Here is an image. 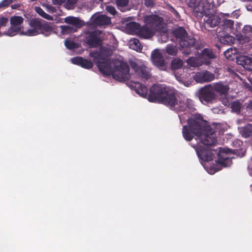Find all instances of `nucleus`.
<instances>
[{
  "label": "nucleus",
  "instance_id": "obj_54",
  "mask_svg": "<svg viewBox=\"0 0 252 252\" xmlns=\"http://www.w3.org/2000/svg\"><path fill=\"white\" fill-rule=\"evenodd\" d=\"M250 91L252 92V86H251L250 88Z\"/></svg>",
  "mask_w": 252,
  "mask_h": 252
},
{
  "label": "nucleus",
  "instance_id": "obj_2",
  "mask_svg": "<svg viewBox=\"0 0 252 252\" xmlns=\"http://www.w3.org/2000/svg\"><path fill=\"white\" fill-rule=\"evenodd\" d=\"M132 87L137 94L144 98L147 97L150 102L159 103L169 87L162 84H154L150 88L149 94H148V89L145 85L139 82H135L132 85Z\"/></svg>",
  "mask_w": 252,
  "mask_h": 252
},
{
  "label": "nucleus",
  "instance_id": "obj_15",
  "mask_svg": "<svg viewBox=\"0 0 252 252\" xmlns=\"http://www.w3.org/2000/svg\"><path fill=\"white\" fill-rule=\"evenodd\" d=\"M204 15L205 16L204 18L205 26L206 28L216 27L220 22L221 18L219 16L206 13Z\"/></svg>",
  "mask_w": 252,
  "mask_h": 252
},
{
  "label": "nucleus",
  "instance_id": "obj_46",
  "mask_svg": "<svg viewBox=\"0 0 252 252\" xmlns=\"http://www.w3.org/2000/svg\"><path fill=\"white\" fill-rule=\"evenodd\" d=\"M231 54H233L232 48L229 49L224 52L225 57L227 59H231Z\"/></svg>",
  "mask_w": 252,
  "mask_h": 252
},
{
  "label": "nucleus",
  "instance_id": "obj_48",
  "mask_svg": "<svg viewBox=\"0 0 252 252\" xmlns=\"http://www.w3.org/2000/svg\"><path fill=\"white\" fill-rule=\"evenodd\" d=\"M20 7V4L15 3L11 5V7L12 9H16Z\"/></svg>",
  "mask_w": 252,
  "mask_h": 252
},
{
  "label": "nucleus",
  "instance_id": "obj_29",
  "mask_svg": "<svg viewBox=\"0 0 252 252\" xmlns=\"http://www.w3.org/2000/svg\"><path fill=\"white\" fill-rule=\"evenodd\" d=\"M240 133L243 137L248 138L252 135V125L248 124L239 128Z\"/></svg>",
  "mask_w": 252,
  "mask_h": 252
},
{
  "label": "nucleus",
  "instance_id": "obj_34",
  "mask_svg": "<svg viewBox=\"0 0 252 252\" xmlns=\"http://www.w3.org/2000/svg\"><path fill=\"white\" fill-rule=\"evenodd\" d=\"M183 65V61L178 58L174 59L171 63V67L172 70H177L181 68Z\"/></svg>",
  "mask_w": 252,
  "mask_h": 252
},
{
  "label": "nucleus",
  "instance_id": "obj_19",
  "mask_svg": "<svg viewBox=\"0 0 252 252\" xmlns=\"http://www.w3.org/2000/svg\"><path fill=\"white\" fill-rule=\"evenodd\" d=\"M199 58L202 60L204 63L208 65L211 63V59L216 58V55L211 49L205 48L199 54Z\"/></svg>",
  "mask_w": 252,
  "mask_h": 252
},
{
  "label": "nucleus",
  "instance_id": "obj_11",
  "mask_svg": "<svg viewBox=\"0 0 252 252\" xmlns=\"http://www.w3.org/2000/svg\"><path fill=\"white\" fill-rule=\"evenodd\" d=\"M130 65L136 74L143 79L147 80L149 79L151 74L150 69L143 64H138L136 62H132L130 63Z\"/></svg>",
  "mask_w": 252,
  "mask_h": 252
},
{
  "label": "nucleus",
  "instance_id": "obj_9",
  "mask_svg": "<svg viewBox=\"0 0 252 252\" xmlns=\"http://www.w3.org/2000/svg\"><path fill=\"white\" fill-rule=\"evenodd\" d=\"M177 91L169 87L160 103L172 109L175 104H177Z\"/></svg>",
  "mask_w": 252,
  "mask_h": 252
},
{
  "label": "nucleus",
  "instance_id": "obj_40",
  "mask_svg": "<svg viewBox=\"0 0 252 252\" xmlns=\"http://www.w3.org/2000/svg\"><path fill=\"white\" fill-rule=\"evenodd\" d=\"M188 64L192 67H195L198 64V60L195 57H190L187 60Z\"/></svg>",
  "mask_w": 252,
  "mask_h": 252
},
{
  "label": "nucleus",
  "instance_id": "obj_36",
  "mask_svg": "<svg viewBox=\"0 0 252 252\" xmlns=\"http://www.w3.org/2000/svg\"><path fill=\"white\" fill-rule=\"evenodd\" d=\"M35 10L40 16L47 20H52L53 19L52 16L45 13L40 7H35Z\"/></svg>",
  "mask_w": 252,
  "mask_h": 252
},
{
  "label": "nucleus",
  "instance_id": "obj_30",
  "mask_svg": "<svg viewBox=\"0 0 252 252\" xmlns=\"http://www.w3.org/2000/svg\"><path fill=\"white\" fill-rule=\"evenodd\" d=\"M130 48L137 52H140L142 50L143 46L140 43L139 40L136 38H133L129 40Z\"/></svg>",
  "mask_w": 252,
  "mask_h": 252
},
{
  "label": "nucleus",
  "instance_id": "obj_44",
  "mask_svg": "<svg viewBox=\"0 0 252 252\" xmlns=\"http://www.w3.org/2000/svg\"><path fill=\"white\" fill-rule=\"evenodd\" d=\"M144 4L146 7H153L155 6V0H144Z\"/></svg>",
  "mask_w": 252,
  "mask_h": 252
},
{
  "label": "nucleus",
  "instance_id": "obj_21",
  "mask_svg": "<svg viewBox=\"0 0 252 252\" xmlns=\"http://www.w3.org/2000/svg\"><path fill=\"white\" fill-rule=\"evenodd\" d=\"M227 153V151H220L218 153V159L216 160L217 166H221L224 167L229 166L231 163V160L224 154Z\"/></svg>",
  "mask_w": 252,
  "mask_h": 252
},
{
  "label": "nucleus",
  "instance_id": "obj_22",
  "mask_svg": "<svg viewBox=\"0 0 252 252\" xmlns=\"http://www.w3.org/2000/svg\"><path fill=\"white\" fill-rule=\"evenodd\" d=\"M155 32L151 29L147 25L141 27L137 31L138 35L144 39L150 38L154 36Z\"/></svg>",
  "mask_w": 252,
  "mask_h": 252
},
{
  "label": "nucleus",
  "instance_id": "obj_52",
  "mask_svg": "<svg viewBox=\"0 0 252 252\" xmlns=\"http://www.w3.org/2000/svg\"><path fill=\"white\" fill-rule=\"evenodd\" d=\"M90 56L91 57H94V54L93 52H91L90 53Z\"/></svg>",
  "mask_w": 252,
  "mask_h": 252
},
{
  "label": "nucleus",
  "instance_id": "obj_18",
  "mask_svg": "<svg viewBox=\"0 0 252 252\" xmlns=\"http://www.w3.org/2000/svg\"><path fill=\"white\" fill-rule=\"evenodd\" d=\"M211 85L214 92L218 93L220 96H225L227 94L229 90L228 85L224 84L222 82L216 83Z\"/></svg>",
  "mask_w": 252,
  "mask_h": 252
},
{
  "label": "nucleus",
  "instance_id": "obj_7",
  "mask_svg": "<svg viewBox=\"0 0 252 252\" xmlns=\"http://www.w3.org/2000/svg\"><path fill=\"white\" fill-rule=\"evenodd\" d=\"M217 97L218 95L214 92L211 85L206 86L199 91V98L204 104H212L216 101Z\"/></svg>",
  "mask_w": 252,
  "mask_h": 252
},
{
  "label": "nucleus",
  "instance_id": "obj_50",
  "mask_svg": "<svg viewBox=\"0 0 252 252\" xmlns=\"http://www.w3.org/2000/svg\"><path fill=\"white\" fill-rule=\"evenodd\" d=\"M248 108L252 109V100H250L247 106Z\"/></svg>",
  "mask_w": 252,
  "mask_h": 252
},
{
  "label": "nucleus",
  "instance_id": "obj_27",
  "mask_svg": "<svg viewBox=\"0 0 252 252\" xmlns=\"http://www.w3.org/2000/svg\"><path fill=\"white\" fill-rule=\"evenodd\" d=\"M173 35L177 39L182 40L188 36L186 30L183 27H178L173 31Z\"/></svg>",
  "mask_w": 252,
  "mask_h": 252
},
{
  "label": "nucleus",
  "instance_id": "obj_1",
  "mask_svg": "<svg viewBox=\"0 0 252 252\" xmlns=\"http://www.w3.org/2000/svg\"><path fill=\"white\" fill-rule=\"evenodd\" d=\"M188 124V126H183L182 130L183 136L186 140L191 141L195 135L200 142L205 146H211L217 143L215 130L207 125L201 115H195L193 118L189 119Z\"/></svg>",
  "mask_w": 252,
  "mask_h": 252
},
{
  "label": "nucleus",
  "instance_id": "obj_5",
  "mask_svg": "<svg viewBox=\"0 0 252 252\" xmlns=\"http://www.w3.org/2000/svg\"><path fill=\"white\" fill-rule=\"evenodd\" d=\"M180 50L182 54L188 56L191 54L195 55L198 54V50L202 48L201 44L196 42L194 37L188 36L182 40L179 41Z\"/></svg>",
  "mask_w": 252,
  "mask_h": 252
},
{
  "label": "nucleus",
  "instance_id": "obj_47",
  "mask_svg": "<svg viewBox=\"0 0 252 252\" xmlns=\"http://www.w3.org/2000/svg\"><path fill=\"white\" fill-rule=\"evenodd\" d=\"M66 0H52V2L55 5H62Z\"/></svg>",
  "mask_w": 252,
  "mask_h": 252
},
{
  "label": "nucleus",
  "instance_id": "obj_8",
  "mask_svg": "<svg viewBox=\"0 0 252 252\" xmlns=\"http://www.w3.org/2000/svg\"><path fill=\"white\" fill-rule=\"evenodd\" d=\"M129 76V67L126 63H120L113 70V77L120 82L128 80Z\"/></svg>",
  "mask_w": 252,
  "mask_h": 252
},
{
  "label": "nucleus",
  "instance_id": "obj_26",
  "mask_svg": "<svg viewBox=\"0 0 252 252\" xmlns=\"http://www.w3.org/2000/svg\"><path fill=\"white\" fill-rule=\"evenodd\" d=\"M100 71L104 75H113V70L111 64L108 62L102 63L98 65Z\"/></svg>",
  "mask_w": 252,
  "mask_h": 252
},
{
  "label": "nucleus",
  "instance_id": "obj_6",
  "mask_svg": "<svg viewBox=\"0 0 252 252\" xmlns=\"http://www.w3.org/2000/svg\"><path fill=\"white\" fill-rule=\"evenodd\" d=\"M24 22V18L20 16H13L10 18V26L8 30L2 33V34L8 36H14L21 32L23 29L22 26Z\"/></svg>",
  "mask_w": 252,
  "mask_h": 252
},
{
  "label": "nucleus",
  "instance_id": "obj_3",
  "mask_svg": "<svg viewBox=\"0 0 252 252\" xmlns=\"http://www.w3.org/2000/svg\"><path fill=\"white\" fill-rule=\"evenodd\" d=\"M29 25L31 29L27 30L25 32H21V34L35 36L39 34H42L48 36L54 30L53 23L38 18L31 19Z\"/></svg>",
  "mask_w": 252,
  "mask_h": 252
},
{
  "label": "nucleus",
  "instance_id": "obj_37",
  "mask_svg": "<svg viewBox=\"0 0 252 252\" xmlns=\"http://www.w3.org/2000/svg\"><path fill=\"white\" fill-rule=\"evenodd\" d=\"M61 32L63 34H67L74 32L76 31V29L70 26H61Z\"/></svg>",
  "mask_w": 252,
  "mask_h": 252
},
{
  "label": "nucleus",
  "instance_id": "obj_42",
  "mask_svg": "<svg viewBox=\"0 0 252 252\" xmlns=\"http://www.w3.org/2000/svg\"><path fill=\"white\" fill-rule=\"evenodd\" d=\"M129 0H116V4L118 7H124L128 5Z\"/></svg>",
  "mask_w": 252,
  "mask_h": 252
},
{
  "label": "nucleus",
  "instance_id": "obj_49",
  "mask_svg": "<svg viewBox=\"0 0 252 252\" xmlns=\"http://www.w3.org/2000/svg\"><path fill=\"white\" fill-rule=\"evenodd\" d=\"M224 0H217V4L215 3V7L220 6L221 3H223Z\"/></svg>",
  "mask_w": 252,
  "mask_h": 252
},
{
  "label": "nucleus",
  "instance_id": "obj_43",
  "mask_svg": "<svg viewBox=\"0 0 252 252\" xmlns=\"http://www.w3.org/2000/svg\"><path fill=\"white\" fill-rule=\"evenodd\" d=\"M106 9L108 13L113 15H115L117 12L115 7L112 6H107Z\"/></svg>",
  "mask_w": 252,
  "mask_h": 252
},
{
  "label": "nucleus",
  "instance_id": "obj_51",
  "mask_svg": "<svg viewBox=\"0 0 252 252\" xmlns=\"http://www.w3.org/2000/svg\"><path fill=\"white\" fill-rule=\"evenodd\" d=\"M70 2V3L72 4H75L77 2V0H68Z\"/></svg>",
  "mask_w": 252,
  "mask_h": 252
},
{
  "label": "nucleus",
  "instance_id": "obj_35",
  "mask_svg": "<svg viewBox=\"0 0 252 252\" xmlns=\"http://www.w3.org/2000/svg\"><path fill=\"white\" fill-rule=\"evenodd\" d=\"M165 51L167 54L171 56H176L178 53V48L176 46L168 44L166 46Z\"/></svg>",
  "mask_w": 252,
  "mask_h": 252
},
{
  "label": "nucleus",
  "instance_id": "obj_45",
  "mask_svg": "<svg viewBox=\"0 0 252 252\" xmlns=\"http://www.w3.org/2000/svg\"><path fill=\"white\" fill-rule=\"evenodd\" d=\"M168 9L176 17L179 18V14L178 11L172 6L169 5Z\"/></svg>",
  "mask_w": 252,
  "mask_h": 252
},
{
  "label": "nucleus",
  "instance_id": "obj_23",
  "mask_svg": "<svg viewBox=\"0 0 252 252\" xmlns=\"http://www.w3.org/2000/svg\"><path fill=\"white\" fill-rule=\"evenodd\" d=\"M237 62L246 69L252 71V58L246 56H241L237 59Z\"/></svg>",
  "mask_w": 252,
  "mask_h": 252
},
{
  "label": "nucleus",
  "instance_id": "obj_12",
  "mask_svg": "<svg viewBox=\"0 0 252 252\" xmlns=\"http://www.w3.org/2000/svg\"><path fill=\"white\" fill-rule=\"evenodd\" d=\"M85 42L90 48L97 47L102 43L99 34L96 31L89 32L85 38Z\"/></svg>",
  "mask_w": 252,
  "mask_h": 252
},
{
  "label": "nucleus",
  "instance_id": "obj_41",
  "mask_svg": "<svg viewBox=\"0 0 252 252\" xmlns=\"http://www.w3.org/2000/svg\"><path fill=\"white\" fill-rule=\"evenodd\" d=\"M16 0H2L0 2V8L7 7Z\"/></svg>",
  "mask_w": 252,
  "mask_h": 252
},
{
  "label": "nucleus",
  "instance_id": "obj_24",
  "mask_svg": "<svg viewBox=\"0 0 252 252\" xmlns=\"http://www.w3.org/2000/svg\"><path fill=\"white\" fill-rule=\"evenodd\" d=\"M111 19L105 15H100L96 16L93 20L94 24L98 26H103L111 24Z\"/></svg>",
  "mask_w": 252,
  "mask_h": 252
},
{
  "label": "nucleus",
  "instance_id": "obj_28",
  "mask_svg": "<svg viewBox=\"0 0 252 252\" xmlns=\"http://www.w3.org/2000/svg\"><path fill=\"white\" fill-rule=\"evenodd\" d=\"M252 36V27L250 25H245L242 31L241 36L243 39L249 41Z\"/></svg>",
  "mask_w": 252,
  "mask_h": 252
},
{
  "label": "nucleus",
  "instance_id": "obj_14",
  "mask_svg": "<svg viewBox=\"0 0 252 252\" xmlns=\"http://www.w3.org/2000/svg\"><path fill=\"white\" fill-rule=\"evenodd\" d=\"M151 59L154 64L160 70L165 69V61L162 54L156 49L153 51Z\"/></svg>",
  "mask_w": 252,
  "mask_h": 252
},
{
  "label": "nucleus",
  "instance_id": "obj_17",
  "mask_svg": "<svg viewBox=\"0 0 252 252\" xmlns=\"http://www.w3.org/2000/svg\"><path fill=\"white\" fill-rule=\"evenodd\" d=\"M194 79L198 83L211 82L215 79V75L210 71L206 70L197 73Z\"/></svg>",
  "mask_w": 252,
  "mask_h": 252
},
{
  "label": "nucleus",
  "instance_id": "obj_4",
  "mask_svg": "<svg viewBox=\"0 0 252 252\" xmlns=\"http://www.w3.org/2000/svg\"><path fill=\"white\" fill-rule=\"evenodd\" d=\"M188 5L192 9L193 14L199 19L206 11L215 8V3L213 0H189Z\"/></svg>",
  "mask_w": 252,
  "mask_h": 252
},
{
  "label": "nucleus",
  "instance_id": "obj_39",
  "mask_svg": "<svg viewBox=\"0 0 252 252\" xmlns=\"http://www.w3.org/2000/svg\"><path fill=\"white\" fill-rule=\"evenodd\" d=\"M127 27L128 28L131 30H137V32L140 28L141 26L139 24L137 23L134 22H130L127 24Z\"/></svg>",
  "mask_w": 252,
  "mask_h": 252
},
{
  "label": "nucleus",
  "instance_id": "obj_25",
  "mask_svg": "<svg viewBox=\"0 0 252 252\" xmlns=\"http://www.w3.org/2000/svg\"><path fill=\"white\" fill-rule=\"evenodd\" d=\"M66 23L69 24L76 29H79L85 25V22L78 18L74 17H67L64 19Z\"/></svg>",
  "mask_w": 252,
  "mask_h": 252
},
{
  "label": "nucleus",
  "instance_id": "obj_20",
  "mask_svg": "<svg viewBox=\"0 0 252 252\" xmlns=\"http://www.w3.org/2000/svg\"><path fill=\"white\" fill-rule=\"evenodd\" d=\"M72 63L81 66L86 69H91L93 66V62L87 59H84L81 57H75L71 59Z\"/></svg>",
  "mask_w": 252,
  "mask_h": 252
},
{
  "label": "nucleus",
  "instance_id": "obj_16",
  "mask_svg": "<svg viewBox=\"0 0 252 252\" xmlns=\"http://www.w3.org/2000/svg\"><path fill=\"white\" fill-rule=\"evenodd\" d=\"M221 28H218L216 30L217 36L220 38V42L223 44L231 45L234 43L235 38L228 34L227 32L221 31Z\"/></svg>",
  "mask_w": 252,
  "mask_h": 252
},
{
  "label": "nucleus",
  "instance_id": "obj_13",
  "mask_svg": "<svg viewBox=\"0 0 252 252\" xmlns=\"http://www.w3.org/2000/svg\"><path fill=\"white\" fill-rule=\"evenodd\" d=\"M195 149L198 158L204 161H209L213 159L215 154L212 149L205 148L201 145H198L193 147Z\"/></svg>",
  "mask_w": 252,
  "mask_h": 252
},
{
  "label": "nucleus",
  "instance_id": "obj_10",
  "mask_svg": "<svg viewBox=\"0 0 252 252\" xmlns=\"http://www.w3.org/2000/svg\"><path fill=\"white\" fill-rule=\"evenodd\" d=\"M147 25L155 32L162 31L163 27V18L157 15L147 16L145 18Z\"/></svg>",
  "mask_w": 252,
  "mask_h": 252
},
{
  "label": "nucleus",
  "instance_id": "obj_53",
  "mask_svg": "<svg viewBox=\"0 0 252 252\" xmlns=\"http://www.w3.org/2000/svg\"><path fill=\"white\" fill-rule=\"evenodd\" d=\"M220 170V168H218V167H215V172L218 171H219Z\"/></svg>",
  "mask_w": 252,
  "mask_h": 252
},
{
  "label": "nucleus",
  "instance_id": "obj_38",
  "mask_svg": "<svg viewBox=\"0 0 252 252\" xmlns=\"http://www.w3.org/2000/svg\"><path fill=\"white\" fill-rule=\"evenodd\" d=\"M64 44L66 48L69 50H72L77 48V44L70 40H65Z\"/></svg>",
  "mask_w": 252,
  "mask_h": 252
},
{
  "label": "nucleus",
  "instance_id": "obj_33",
  "mask_svg": "<svg viewBox=\"0 0 252 252\" xmlns=\"http://www.w3.org/2000/svg\"><path fill=\"white\" fill-rule=\"evenodd\" d=\"M234 25V21L231 20L225 19L222 21V28L223 29L222 32H228L230 31Z\"/></svg>",
  "mask_w": 252,
  "mask_h": 252
},
{
  "label": "nucleus",
  "instance_id": "obj_32",
  "mask_svg": "<svg viewBox=\"0 0 252 252\" xmlns=\"http://www.w3.org/2000/svg\"><path fill=\"white\" fill-rule=\"evenodd\" d=\"M242 103L240 100H237L231 102L230 107L231 111L237 114H239L241 112Z\"/></svg>",
  "mask_w": 252,
  "mask_h": 252
},
{
  "label": "nucleus",
  "instance_id": "obj_31",
  "mask_svg": "<svg viewBox=\"0 0 252 252\" xmlns=\"http://www.w3.org/2000/svg\"><path fill=\"white\" fill-rule=\"evenodd\" d=\"M188 107L187 102H185L183 100H178L177 99V104H175V106L173 107L172 109L178 112L184 111Z\"/></svg>",
  "mask_w": 252,
  "mask_h": 252
}]
</instances>
